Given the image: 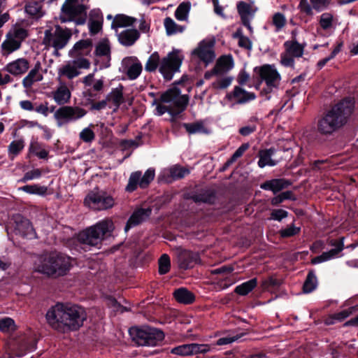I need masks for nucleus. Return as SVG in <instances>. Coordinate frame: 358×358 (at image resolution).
Returning a JSON list of instances; mask_svg holds the SVG:
<instances>
[{
  "instance_id": "nucleus-18",
  "label": "nucleus",
  "mask_w": 358,
  "mask_h": 358,
  "mask_svg": "<svg viewBox=\"0 0 358 358\" xmlns=\"http://www.w3.org/2000/svg\"><path fill=\"white\" fill-rule=\"evenodd\" d=\"M122 66L129 80H136L143 71V66L136 57H127L122 61Z\"/></svg>"
},
{
  "instance_id": "nucleus-46",
  "label": "nucleus",
  "mask_w": 358,
  "mask_h": 358,
  "mask_svg": "<svg viewBox=\"0 0 358 358\" xmlns=\"http://www.w3.org/2000/svg\"><path fill=\"white\" fill-rule=\"evenodd\" d=\"M233 81L231 76H217L211 84L212 87L216 90H222L231 85Z\"/></svg>"
},
{
  "instance_id": "nucleus-30",
  "label": "nucleus",
  "mask_w": 358,
  "mask_h": 358,
  "mask_svg": "<svg viewBox=\"0 0 358 358\" xmlns=\"http://www.w3.org/2000/svg\"><path fill=\"white\" fill-rule=\"evenodd\" d=\"M275 149L271 148L269 149L262 150L259 152L258 166L264 168L266 166H274L278 164V161L272 159V156L275 154Z\"/></svg>"
},
{
  "instance_id": "nucleus-4",
  "label": "nucleus",
  "mask_w": 358,
  "mask_h": 358,
  "mask_svg": "<svg viewBox=\"0 0 358 358\" xmlns=\"http://www.w3.org/2000/svg\"><path fill=\"white\" fill-rule=\"evenodd\" d=\"M160 101L164 104L157 105L155 114L161 116L169 113L171 116L172 125L176 127L178 124L176 117L186 109L189 102L188 96L182 95L179 90L173 88L162 94Z\"/></svg>"
},
{
  "instance_id": "nucleus-12",
  "label": "nucleus",
  "mask_w": 358,
  "mask_h": 358,
  "mask_svg": "<svg viewBox=\"0 0 358 358\" xmlns=\"http://www.w3.org/2000/svg\"><path fill=\"white\" fill-rule=\"evenodd\" d=\"M155 176V169H148L143 175L141 171H135L131 173L128 184L126 186V191L132 192L135 191L138 187L142 189L146 188L149 184L154 180Z\"/></svg>"
},
{
  "instance_id": "nucleus-9",
  "label": "nucleus",
  "mask_w": 358,
  "mask_h": 358,
  "mask_svg": "<svg viewBox=\"0 0 358 358\" xmlns=\"http://www.w3.org/2000/svg\"><path fill=\"white\" fill-rule=\"evenodd\" d=\"M87 114L85 109L80 106H63L54 113V118L58 127L76 122Z\"/></svg>"
},
{
  "instance_id": "nucleus-62",
  "label": "nucleus",
  "mask_w": 358,
  "mask_h": 358,
  "mask_svg": "<svg viewBox=\"0 0 358 358\" xmlns=\"http://www.w3.org/2000/svg\"><path fill=\"white\" fill-rule=\"evenodd\" d=\"M333 16L329 13H325L321 15L320 20V24L321 27L327 30L332 26Z\"/></svg>"
},
{
  "instance_id": "nucleus-8",
  "label": "nucleus",
  "mask_w": 358,
  "mask_h": 358,
  "mask_svg": "<svg viewBox=\"0 0 358 358\" xmlns=\"http://www.w3.org/2000/svg\"><path fill=\"white\" fill-rule=\"evenodd\" d=\"M133 340L138 345L155 346L164 338L163 331L149 327L141 329L133 327L129 329Z\"/></svg>"
},
{
  "instance_id": "nucleus-17",
  "label": "nucleus",
  "mask_w": 358,
  "mask_h": 358,
  "mask_svg": "<svg viewBox=\"0 0 358 358\" xmlns=\"http://www.w3.org/2000/svg\"><path fill=\"white\" fill-rule=\"evenodd\" d=\"M177 259L179 267L184 270L193 268L200 263V257L198 252L182 248L178 250Z\"/></svg>"
},
{
  "instance_id": "nucleus-61",
  "label": "nucleus",
  "mask_w": 358,
  "mask_h": 358,
  "mask_svg": "<svg viewBox=\"0 0 358 358\" xmlns=\"http://www.w3.org/2000/svg\"><path fill=\"white\" fill-rule=\"evenodd\" d=\"M42 172L39 169H34L24 173V176L20 180L21 182H26L29 180L38 179L41 176Z\"/></svg>"
},
{
  "instance_id": "nucleus-40",
  "label": "nucleus",
  "mask_w": 358,
  "mask_h": 358,
  "mask_svg": "<svg viewBox=\"0 0 358 358\" xmlns=\"http://www.w3.org/2000/svg\"><path fill=\"white\" fill-rule=\"evenodd\" d=\"M24 145V141L22 138L11 141L8 146L9 159L13 160L23 150Z\"/></svg>"
},
{
  "instance_id": "nucleus-34",
  "label": "nucleus",
  "mask_w": 358,
  "mask_h": 358,
  "mask_svg": "<svg viewBox=\"0 0 358 358\" xmlns=\"http://www.w3.org/2000/svg\"><path fill=\"white\" fill-rule=\"evenodd\" d=\"M136 21V19L134 17H131L124 14H117L113 18V21L111 24V28L115 30L117 33L118 28L132 26Z\"/></svg>"
},
{
  "instance_id": "nucleus-31",
  "label": "nucleus",
  "mask_w": 358,
  "mask_h": 358,
  "mask_svg": "<svg viewBox=\"0 0 358 358\" xmlns=\"http://www.w3.org/2000/svg\"><path fill=\"white\" fill-rule=\"evenodd\" d=\"M237 10L241 15L243 24L246 27L250 32H252V28L250 25L251 6L244 1H239L237 4Z\"/></svg>"
},
{
  "instance_id": "nucleus-23",
  "label": "nucleus",
  "mask_w": 358,
  "mask_h": 358,
  "mask_svg": "<svg viewBox=\"0 0 358 358\" xmlns=\"http://www.w3.org/2000/svg\"><path fill=\"white\" fill-rule=\"evenodd\" d=\"M41 71V64L38 61L34 64V68L30 70L22 81V86L26 90H30L35 83L40 82L43 79V76Z\"/></svg>"
},
{
  "instance_id": "nucleus-43",
  "label": "nucleus",
  "mask_w": 358,
  "mask_h": 358,
  "mask_svg": "<svg viewBox=\"0 0 358 358\" xmlns=\"http://www.w3.org/2000/svg\"><path fill=\"white\" fill-rule=\"evenodd\" d=\"M317 286V279L313 271H310L303 283V291L306 294L313 292Z\"/></svg>"
},
{
  "instance_id": "nucleus-10",
  "label": "nucleus",
  "mask_w": 358,
  "mask_h": 358,
  "mask_svg": "<svg viewBox=\"0 0 358 358\" xmlns=\"http://www.w3.org/2000/svg\"><path fill=\"white\" fill-rule=\"evenodd\" d=\"M94 69L93 73H89L82 78V83L84 85V94L89 100L94 101L98 96L103 93L106 90V78L101 76L99 78H95Z\"/></svg>"
},
{
  "instance_id": "nucleus-55",
  "label": "nucleus",
  "mask_w": 358,
  "mask_h": 358,
  "mask_svg": "<svg viewBox=\"0 0 358 358\" xmlns=\"http://www.w3.org/2000/svg\"><path fill=\"white\" fill-rule=\"evenodd\" d=\"M234 37L238 38V43L241 48L248 50L252 49L251 41L248 37L243 36L242 31L240 29L237 30V31L234 34Z\"/></svg>"
},
{
  "instance_id": "nucleus-37",
  "label": "nucleus",
  "mask_w": 358,
  "mask_h": 358,
  "mask_svg": "<svg viewBox=\"0 0 358 358\" xmlns=\"http://www.w3.org/2000/svg\"><path fill=\"white\" fill-rule=\"evenodd\" d=\"M173 296L177 301L184 304H190L195 299L193 293L184 287L176 289L173 293Z\"/></svg>"
},
{
  "instance_id": "nucleus-45",
  "label": "nucleus",
  "mask_w": 358,
  "mask_h": 358,
  "mask_svg": "<svg viewBox=\"0 0 358 358\" xmlns=\"http://www.w3.org/2000/svg\"><path fill=\"white\" fill-rule=\"evenodd\" d=\"M7 34L20 44L28 36L27 30L19 26L14 27Z\"/></svg>"
},
{
  "instance_id": "nucleus-20",
  "label": "nucleus",
  "mask_w": 358,
  "mask_h": 358,
  "mask_svg": "<svg viewBox=\"0 0 358 358\" xmlns=\"http://www.w3.org/2000/svg\"><path fill=\"white\" fill-rule=\"evenodd\" d=\"M53 252L39 255L34 262V271L45 275L52 276Z\"/></svg>"
},
{
  "instance_id": "nucleus-39",
  "label": "nucleus",
  "mask_w": 358,
  "mask_h": 358,
  "mask_svg": "<svg viewBox=\"0 0 358 358\" xmlns=\"http://www.w3.org/2000/svg\"><path fill=\"white\" fill-rule=\"evenodd\" d=\"M355 310L356 306H352L348 309L343 310L338 313H336L327 318L325 321V323L328 325H330L334 324L337 321L341 322L352 315L355 311Z\"/></svg>"
},
{
  "instance_id": "nucleus-24",
  "label": "nucleus",
  "mask_w": 358,
  "mask_h": 358,
  "mask_svg": "<svg viewBox=\"0 0 358 358\" xmlns=\"http://www.w3.org/2000/svg\"><path fill=\"white\" fill-rule=\"evenodd\" d=\"M189 173L190 171L188 169L176 164L167 169H164L162 175L164 178H166V181L170 182L171 180H176L182 179L189 175Z\"/></svg>"
},
{
  "instance_id": "nucleus-27",
  "label": "nucleus",
  "mask_w": 358,
  "mask_h": 358,
  "mask_svg": "<svg viewBox=\"0 0 358 358\" xmlns=\"http://www.w3.org/2000/svg\"><path fill=\"white\" fill-rule=\"evenodd\" d=\"M116 34L120 43L127 47L133 45L140 38V32L136 29H127Z\"/></svg>"
},
{
  "instance_id": "nucleus-56",
  "label": "nucleus",
  "mask_w": 358,
  "mask_h": 358,
  "mask_svg": "<svg viewBox=\"0 0 358 358\" xmlns=\"http://www.w3.org/2000/svg\"><path fill=\"white\" fill-rule=\"evenodd\" d=\"M95 53L96 56H105L109 59L110 48L108 42L103 41L99 43L96 47Z\"/></svg>"
},
{
  "instance_id": "nucleus-35",
  "label": "nucleus",
  "mask_w": 358,
  "mask_h": 358,
  "mask_svg": "<svg viewBox=\"0 0 358 358\" xmlns=\"http://www.w3.org/2000/svg\"><path fill=\"white\" fill-rule=\"evenodd\" d=\"M20 47L21 44L18 41L6 34V39L1 45V55L3 57H8L12 52L20 49Z\"/></svg>"
},
{
  "instance_id": "nucleus-38",
  "label": "nucleus",
  "mask_w": 358,
  "mask_h": 358,
  "mask_svg": "<svg viewBox=\"0 0 358 358\" xmlns=\"http://www.w3.org/2000/svg\"><path fill=\"white\" fill-rule=\"evenodd\" d=\"M16 229L23 235H29L34 231V228L29 220L24 218L20 215L15 216Z\"/></svg>"
},
{
  "instance_id": "nucleus-63",
  "label": "nucleus",
  "mask_w": 358,
  "mask_h": 358,
  "mask_svg": "<svg viewBox=\"0 0 358 358\" xmlns=\"http://www.w3.org/2000/svg\"><path fill=\"white\" fill-rule=\"evenodd\" d=\"M331 0H310L313 8L320 12L324 10L330 4Z\"/></svg>"
},
{
  "instance_id": "nucleus-51",
  "label": "nucleus",
  "mask_w": 358,
  "mask_h": 358,
  "mask_svg": "<svg viewBox=\"0 0 358 358\" xmlns=\"http://www.w3.org/2000/svg\"><path fill=\"white\" fill-rule=\"evenodd\" d=\"M29 150L39 159H45L48 155V152L43 148L41 145L37 142L31 143Z\"/></svg>"
},
{
  "instance_id": "nucleus-13",
  "label": "nucleus",
  "mask_w": 358,
  "mask_h": 358,
  "mask_svg": "<svg viewBox=\"0 0 358 358\" xmlns=\"http://www.w3.org/2000/svg\"><path fill=\"white\" fill-rule=\"evenodd\" d=\"M90 66V63L88 59L78 57L61 66L57 71V78L61 79V77L65 76L69 79H73L80 75V69H87Z\"/></svg>"
},
{
  "instance_id": "nucleus-2",
  "label": "nucleus",
  "mask_w": 358,
  "mask_h": 358,
  "mask_svg": "<svg viewBox=\"0 0 358 358\" xmlns=\"http://www.w3.org/2000/svg\"><path fill=\"white\" fill-rule=\"evenodd\" d=\"M355 109V101L345 98L324 113L317 123L318 133L331 136L342 129L350 120Z\"/></svg>"
},
{
  "instance_id": "nucleus-25",
  "label": "nucleus",
  "mask_w": 358,
  "mask_h": 358,
  "mask_svg": "<svg viewBox=\"0 0 358 358\" xmlns=\"http://www.w3.org/2000/svg\"><path fill=\"white\" fill-rule=\"evenodd\" d=\"M152 210L150 208H139L135 210L128 220L124 227V231L127 232L131 228L146 220L150 216Z\"/></svg>"
},
{
  "instance_id": "nucleus-54",
  "label": "nucleus",
  "mask_w": 358,
  "mask_h": 358,
  "mask_svg": "<svg viewBox=\"0 0 358 358\" xmlns=\"http://www.w3.org/2000/svg\"><path fill=\"white\" fill-rule=\"evenodd\" d=\"M90 45V43L86 40H80L76 42L73 48L69 51V55L71 57H75L78 55H80L81 52L80 51L87 49Z\"/></svg>"
},
{
  "instance_id": "nucleus-3",
  "label": "nucleus",
  "mask_w": 358,
  "mask_h": 358,
  "mask_svg": "<svg viewBox=\"0 0 358 358\" xmlns=\"http://www.w3.org/2000/svg\"><path fill=\"white\" fill-rule=\"evenodd\" d=\"M183 59L184 56L181 51L177 49H173L162 59L158 52L155 51L148 57L145 64V70L152 73L158 69L165 80H171L174 74L180 71Z\"/></svg>"
},
{
  "instance_id": "nucleus-60",
  "label": "nucleus",
  "mask_w": 358,
  "mask_h": 358,
  "mask_svg": "<svg viewBox=\"0 0 358 358\" xmlns=\"http://www.w3.org/2000/svg\"><path fill=\"white\" fill-rule=\"evenodd\" d=\"M273 24L275 27V31L281 30L286 24V19L282 13H277L273 16Z\"/></svg>"
},
{
  "instance_id": "nucleus-57",
  "label": "nucleus",
  "mask_w": 358,
  "mask_h": 358,
  "mask_svg": "<svg viewBox=\"0 0 358 358\" xmlns=\"http://www.w3.org/2000/svg\"><path fill=\"white\" fill-rule=\"evenodd\" d=\"M192 355L196 354H206L211 350V347L208 344L190 343Z\"/></svg>"
},
{
  "instance_id": "nucleus-11",
  "label": "nucleus",
  "mask_w": 358,
  "mask_h": 358,
  "mask_svg": "<svg viewBox=\"0 0 358 358\" xmlns=\"http://www.w3.org/2000/svg\"><path fill=\"white\" fill-rule=\"evenodd\" d=\"M84 203L94 210H104L111 208L114 204V199L103 191H92L87 194Z\"/></svg>"
},
{
  "instance_id": "nucleus-36",
  "label": "nucleus",
  "mask_w": 358,
  "mask_h": 358,
  "mask_svg": "<svg viewBox=\"0 0 358 358\" xmlns=\"http://www.w3.org/2000/svg\"><path fill=\"white\" fill-rule=\"evenodd\" d=\"M164 26L167 36H173L182 33L186 27L177 24L171 17H166L164 20Z\"/></svg>"
},
{
  "instance_id": "nucleus-15",
  "label": "nucleus",
  "mask_w": 358,
  "mask_h": 358,
  "mask_svg": "<svg viewBox=\"0 0 358 358\" xmlns=\"http://www.w3.org/2000/svg\"><path fill=\"white\" fill-rule=\"evenodd\" d=\"M192 55L194 57H196L203 62L206 66H208L213 62L215 57L213 43L202 41L199 43L198 47L193 50Z\"/></svg>"
},
{
  "instance_id": "nucleus-58",
  "label": "nucleus",
  "mask_w": 358,
  "mask_h": 358,
  "mask_svg": "<svg viewBox=\"0 0 358 358\" xmlns=\"http://www.w3.org/2000/svg\"><path fill=\"white\" fill-rule=\"evenodd\" d=\"M172 354H175L180 356H189L192 355V350L190 344H183L177 347H175L171 350Z\"/></svg>"
},
{
  "instance_id": "nucleus-19",
  "label": "nucleus",
  "mask_w": 358,
  "mask_h": 358,
  "mask_svg": "<svg viewBox=\"0 0 358 358\" xmlns=\"http://www.w3.org/2000/svg\"><path fill=\"white\" fill-rule=\"evenodd\" d=\"M58 85L56 88L51 92L50 97L57 105H64L68 103L71 97V92L66 83L57 78Z\"/></svg>"
},
{
  "instance_id": "nucleus-59",
  "label": "nucleus",
  "mask_w": 358,
  "mask_h": 358,
  "mask_svg": "<svg viewBox=\"0 0 358 358\" xmlns=\"http://www.w3.org/2000/svg\"><path fill=\"white\" fill-rule=\"evenodd\" d=\"M79 138L83 142L90 143L94 140L95 134L90 127H86L80 132Z\"/></svg>"
},
{
  "instance_id": "nucleus-16",
  "label": "nucleus",
  "mask_w": 358,
  "mask_h": 358,
  "mask_svg": "<svg viewBox=\"0 0 358 358\" xmlns=\"http://www.w3.org/2000/svg\"><path fill=\"white\" fill-rule=\"evenodd\" d=\"M329 245L334 247V248L327 252H324L322 255L314 257L311 260L313 264H320L332 259L339 257V253L341 252L344 248V237H341L338 240H331Z\"/></svg>"
},
{
  "instance_id": "nucleus-28",
  "label": "nucleus",
  "mask_w": 358,
  "mask_h": 358,
  "mask_svg": "<svg viewBox=\"0 0 358 358\" xmlns=\"http://www.w3.org/2000/svg\"><path fill=\"white\" fill-rule=\"evenodd\" d=\"M229 99H235L236 102L239 104L247 103L250 101L254 100L256 96L252 92H248L243 88L236 86L234 90L229 94H227Z\"/></svg>"
},
{
  "instance_id": "nucleus-5",
  "label": "nucleus",
  "mask_w": 358,
  "mask_h": 358,
  "mask_svg": "<svg viewBox=\"0 0 358 358\" xmlns=\"http://www.w3.org/2000/svg\"><path fill=\"white\" fill-rule=\"evenodd\" d=\"M114 229L111 220H103L96 224L83 230L78 235V241L83 245L96 246L101 243L105 236Z\"/></svg>"
},
{
  "instance_id": "nucleus-32",
  "label": "nucleus",
  "mask_w": 358,
  "mask_h": 358,
  "mask_svg": "<svg viewBox=\"0 0 358 358\" xmlns=\"http://www.w3.org/2000/svg\"><path fill=\"white\" fill-rule=\"evenodd\" d=\"M306 44L299 43L295 38L284 43L285 51L292 57L299 58L303 55Z\"/></svg>"
},
{
  "instance_id": "nucleus-33",
  "label": "nucleus",
  "mask_w": 358,
  "mask_h": 358,
  "mask_svg": "<svg viewBox=\"0 0 358 358\" xmlns=\"http://www.w3.org/2000/svg\"><path fill=\"white\" fill-rule=\"evenodd\" d=\"M108 102L112 103L115 109H117L124 101L123 86L120 85L112 90L106 96Z\"/></svg>"
},
{
  "instance_id": "nucleus-41",
  "label": "nucleus",
  "mask_w": 358,
  "mask_h": 358,
  "mask_svg": "<svg viewBox=\"0 0 358 358\" xmlns=\"http://www.w3.org/2000/svg\"><path fill=\"white\" fill-rule=\"evenodd\" d=\"M190 9L191 3L189 1L182 2L175 11V17L178 21H187Z\"/></svg>"
},
{
  "instance_id": "nucleus-7",
  "label": "nucleus",
  "mask_w": 358,
  "mask_h": 358,
  "mask_svg": "<svg viewBox=\"0 0 358 358\" xmlns=\"http://www.w3.org/2000/svg\"><path fill=\"white\" fill-rule=\"evenodd\" d=\"M259 76L262 82L265 83L261 90V95L265 96L266 100L271 98V94H274L279 87L281 76L273 65L266 64L259 70Z\"/></svg>"
},
{
  "instance_id": "nucleus-6",
  "label": "nucleus",
  "mask_w": 358,
  "mask_h": 358,
  "mask_svg": "<svg viewBox=\"0 0 358 358\" xmlns=\"http://www.w3.org/2000/svg\"><path fill=\"white\" fill-rule=\"evenodd\" d=\"M71 37V29L55 25L45 30L43 44L48 49L54 48V55L58 56V51L66 46Z\"/></svg>"
},
{
  "instance_id": "nucleus-29",
  "label": "nucleus",
  "mask_w": 358,
  "mask_h": 358,
  "mask_svg": "<svg viewBox=\"0 0 358 358\" xmlns=\"http://www.w3.org/2000/svg\"><path fill=\"white\" fill-rule=\"evenodd\" d=\"M234 66V59L231 55H222L217 59L214 66V71L222 75L231 70Z\"/></svg>"
},
{
  "instance_id": "nucleus-48",
  "label": "nucleus",
  "mask_w": 358,
  "mask_h": 358,
  "mask_svg": "<svg viewBox=\"0 0 358 358\" xmlns=\"http://www.w3.org/2000/svg\"><path fill=\"white\" fill-rule=\"evenodd\" d=\"M285 200H296V197L292 191L283 192L278 196H274L271 199V203L273 206H278Z\"/></svg>"
},
{
  "instance_id": "nucleus-22",
  "label": "nucleus",
  "mask_w": 358,
  "mask_h": 358,
  "mask_svg": "<svg viewBox=\"0 0 358 358\" xmlns=\"http://www.w3.org/2000/svg\"><path fill=\"white\" fill-rule=\"evenodd\" d=\"M83 2V0H66L62 6V12L74 18L87 10Z\"/></svg>"
},
{
  "instance_id": "nucleus-47",
  "label": "nucleus",
  "mask_w": 358,
  "mask_h": 358,
  "mask_svg": "<svg viewBox=\"0 0 358 358\" xmlns=\"http://www.w3.org/2000/svg\"><path fill=\"white\" fill-rule=\"evenodd\" d=\"M301 227H296L294 223L282 228L279 231V235L281 238H286L298 235L301 232Z\"/></svg>"
},
{
  "instance_id": "nucleus-42",
  "label": "nucleus",
  "mask_w": 358,
  "mask_h": 358,
  "mask_svg": "<svg viewBox=\"0 0 358 358\" xmlns=\"http://www.w3.org/2000/svg\"><path fill=\"white\" fill-rule=\"evenodd\" d=\"M257 285V278H252L246 281L235 288V292L241 296H245L250 293Z\"/></svg>"
},
{
  "instance_id": "nucleus-64",
  "label": "nucleus",
  "mask_w": 358,
  "mask_h": 358,
  "mask_svg": "<svg viewBox=\"0 0 358 358\" xmlns=\"http://www.w3.org/2000/svg\"><path fill=\"white\" fill-rule=\"evenodd\" d=\"M288 216V212L283 209H274L271 213L270 220L282 221Z\"/></svg>"
},
{
  "instance_id": "nucleus-49",
  "label": "nucleus",
  "mask_w": 358,
  "mask_h": 358,
  "mask_svg": "<svg viewBox=\"0 0 358 358\" xmlns=\"http://www.w3.org/2000/svg\"><path fill=\"white\" fill-rule=\"evenodd\" d=\"M182 125L190 134L207 133L206 129L201 122L184 123Z\"/></svg>"
},
{
  "instance_id": "nucleus-50",
  "label": "nucleus",
  "mask_w": 358,
  "mask_h": 358,
  "mask_svg": "<svg viewBox=\"0 0 358 358\" xmlns=\"http://www.w3.org/2000/svg\"><path fill=\"white\" fill-rule=\"evenodd\" d=\"M15 321L10 317H4L0 320V331L3 333H10L15 331Z\"/></svg>"
},
{
  "instance_id": "nucleus-44",
  "label": "nucleus",
  "mask_w": 358,
  "mask_h": 358,
  "mask_svg": "<svg viewBox=\"0 0 358 358\" xmlns=\"http://www.w3.org/2000/svg\"><path fill=\"white\" fill-rule=\"evenodd\" d=\"M18 190L24 192L29 194H36L43 196L47 192V187L45 186H41L38 184L34 185H27L18 188Z\"/></svg>"
},
{
  "instance_id": "nucleus-26",
  "label": "nucleus",
  "mask_w": 358,
  "mask_h": 358,
  "mask_svg": "<svg viewBox=\"0 0 358 358\" xmlns=\"http://www.w3.org/2000/svg\"><path fill=\"white\" fill-rule=\"evenodd\" d=\"M292 182L285 178L272 179L265 181L260 185V188L264 190H268L276 194L281 190L292 185Z\"/></svg>"
},
{
  "instance_id": "nucleus-14",
  "label": "nucleus",
  "mask_w": 358,
  "mask_h": 358,
  "mask_svg": "<svg viewBox=\"0 0 358 358\" xmlns=\"http://www.w3.org/2000/svg\"><path fill=\"white\" fill-rule=\"evenodd\" d=\"M73 259L61 253L53 252L52 278L64 275L72 267Z\"/></svg>"
},
{
  "instance_id": "nucleus-53",
  "label": "nucleus",
  "mask_w": 358,
  "mask_h": 358,
  "mask_svg": "<svg viewBox=\"0 0 358 358\" xmlns=\"http://www.w3.org/2000/svg\"><path fill=\"white\" fill-rule=\"evenodd\" d=\"M25 12L31 16H38L41 10V5L40 3L31 1L28 2L25 6Z\"/></svg>"
},
{
  "instance_id": "nucleus-21",
  "label": "nucleus",
  "mask_w": 358,
  "mask_h": 358,
  "mask_svg": "<svg viewBox=\"0 0 358 358\" xmlns=\"http://www.w3.org/2000/svg\"><path fill=\"white\" fill-rule=\"evenodd\" d=\"M29 68V62L25 58H18L8 63L3 71L15 76H21L25 73Z\"/></svg>"
},
{
  "instance_id": "nucleus-52",
  "label": "nucleus",
  "mask_w": 358,
  "mask_h": 358,
  "mask_svg": "<svg viewBox=\"0 0 358 358\" xmlns=\"http://www.w3.org/2000/svg\"><path fill=\"white\" fill-rule=\"evenodd\" d=\"M171 267V261L168 255L163 254L159 259V273L161 275L167 273Z\"/></svg>"
},
{
  "instance_id": "nucleus-1",
  "label": "nucleus",
  "mask_w": 358,
  "mask_h": 358,
  "mask_svg": "<svg viewBox=\"0 0 358 358\" xmlns=\"http://www.w3.org/2000/svg\"><path fill=\"white\" fill-rule=\"evenodd\" d=\"M48 323L59 332L78 330L87 320L84 308L71 303H57L46 313Z\"/></svg>"
}]
</instances>
